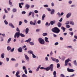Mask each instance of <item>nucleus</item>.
I'll return each instance as SVG.
<instances>
[{"mask_svg": "<svg viewBox=\"0 0 77 77\" xmlns=\"http://www.w3.org/2000/svg\"><path fill=\"white\" fill-rule=\"evenodd\" d=\"M52 32L55 33H59L60 32V30L57 27H55L54 28H53L51 30Z\"/></svg>", "mask_w": 77, "mask_h": 77, "instance_id": "nucleus-1", "label": "nucleus"}, {"mask_svg": "<svg viewBox=\"0 0 77 77\" xmlns=\"http://www.w3.org/2000/svg\"><path fill=\"white\" fill-rule=\"evenodd\" d=\"M39 42L41 44H45V41L42 38H40L38 39Z\"/></svg>", "mask_w": 77, "mask_h": 77, "instance_id": "nucleus-2", "label": "nucleus"}, {"mask_svg": "<svg viewBox=\"0 0 77 77\" xmlns=\"http://www.w3.org/2000/svg\"><path fill=\"white\" fill-rule=\"evenodd\" d=\"M20 32H16L15 34L14 38H16L17 36V38H18L20 37Z\"/></svg>", "mask_w": 77, "mask_h": 77, "instance_id": "nucleus-3", "label": "nucleus"}, {"mask_svg": "<svg viewBox=\"0 0 77 77\" xmlns=\"http://www.w3.org/2000/svg\"><path fill=\"white\" fill-rule=\"evenodd\" d=\"M29 54H32L33 58H36V56L33 54V52L32 51H29L28 52Z\"/></svg>", "mask_w": 77, "mask_h": 77, "instance_id": "nucleus-4", "label": "nucleus"}, {"mask_svg": "<svg viewBox=\"0 0 77 77\" xmlns=\"http://www.w3.org/2000/svg\"><path fill=\"white\" fill-rule=\"evenodd\" d=\"M52 59L53 61H54V62H56V63H58L59 62V60L57 59H56L54 58H52Z\"/></svg>", "mask_w": 77, "mask_h": 77, "instance_id": "nucleus-5", "label": "nucleus"}, {"mask_svg": "<svg viewBox=\"0 0 77 77\" xmlns=\"http://www.w3.org/2000/svg\"><path fill=\"white\" fill-rule=\"evenodd\" d=\"M67 70L68 72H74L75 71L72 69H69L68 67L67 68Z\"/></svg>", "mask_w": 77, "mask_h": 77, "instance_id": "nucleus-6", "label": "nucleus"}, {"mask_svg": "<svg viewBox=\"0 0 77 77\" xmlns=\"http://www.w3.org/2000/svg\"><path fill=\"white\" fill-rule=\"evenodd\" d=\"M49 67L51 71H53V64H51L50 66H49Z\"/></svg>", "mask_w": 77, "mask_h": 77, "instance_id": "nucleus-7", "label": "nucleus"}, {"mask_svg": "<svg viewBox=\"0 0 77 77\" xmlns=\"http://www.w3.org/2000/svg\"><path fill=\"white\" fill-rule=\"evenodd\" d=\"M50 23L51 25H53L54 24H55V23H56V21L54 20L53 21H51L50 22Z\"/></svg>", "mask_w": 77, "mask_h": 77, "instance_id": "nucleus-8", "label": "nucleus"}, {"mask_svg": "<svg viewBox=\"0 0 77 77\" xmlns=\"http://www.w3.org/2000/svg\"><path fill=\"white\" fill-rule=\"evenodd\" d=\"M18 51L19 52L21 53V52L23 51V49H22V48H21V47H20L18 49Z\"/></svg>", "mask_w": 77, "mask_h": 77, "instance_id": "nucleus-9", "label": "nucleus"}, {"mask_svg": "<svg viewBox=\"0 0 77 77\" xmlns=\"http://www.w3.org/2000/svg\"><path fill=\"white\" fill-rule=\"evenodd\" d=\"M57 25L58 27H60L62 26V23H61L58 22L57 23Z\"/></svg>", "mask_w": 77, "mask_h": 77, "instance_id": "nucleus-10", "label": "nucleus"}, {"mask_svg": "<svg viewBox=\"0 0 77 77\" xmlns=\"http://www.w3.org/2000/svg\"><path fill=\"white\" fill-rule=\"evenodd\" d=\"M71 15V13H68L66 15V17L69 18V17H70Z\"/></svg>", "mask_w": 77, "mask_h": 77, "instance_id": "nucleus-11", "label": "nucleus"}, {"mask_svg": "<svg viewBox=\"0 0 77 77\" xmlns=\"http://www.w3.org/2000/svg\"><path fill=\"white\" fill-rule=\"evenodd\" d=\"M9 25L12 28H15V27L13 25V24H12V23H10L9 24Z\"/></svg>", "mask_w": 77, "mask_h": 77, "instance_id": "nucleus-12", "label": "nucleus"}, {"mask_svg": "<svg viewBox=\"0 0 77 77\" xmlns=\"http://www.w3.org/2000/svg\"><path fill=\"white\" fill-rule=\"evenodd\" d=\"M29 28H27L26 29V31H25V32H26V34H27L28 33H29Z\"/></svg>", "mask_w": 77, "mask_h": 77, "instance_id": "nucleus-13", "label": "nucleus"}, {"mask_svg": "<svg viewBox=\"0 0 77 77\" xmlns=\"http://www.w3.org/2000/svg\"><path fill=\"white\" fill-rule=\"evenodd\" d=\"M25 8L26 9H28L29 8H30V5L28 4H27L25 5Z\"/></svg>", "mask_w": 77, "mask_h": 77, "instance_id": "nucleus-14", "label": "nucleus"}, {"mask_svg": "<svg viewBox=\"0 0 77 77\" xmlns=\"http://www.w3.org/2000/svg\"><path fill=\"white\" fill-rule=\"evenodd\" d=\"M45 42H49V41L48 40V38L47 37H45Z\"/></svg>", "mask_w": 77, "mask_h": 77, "instance_id": "nucleus-15", "label": "nucleus"}, {"mask_svg": "<svg viewBox=\"0 0 77 77\" xmlns=\"http://www.w3.org/2000/svg\"><path fill=\"white\" fill-rule=\"evenodd\" d=\"M25 57L26 58V60H28H28H29V57H28V56H27V55H25Z\"/></svg>", "mask_w": 77, "mask_h": 77, "instance_id": "nucleus-16", "label": "nucleus"}, {"mask_svg": "<svg viewBox=\"0 0 77 77\" xmlns=\"http://www.w3.org/2000/svg\"><path fill=\"white\" fill-rule=\"evenodd\" d=\"M31 41V38H29L28 40H26L25 42H30Z\"/></svg>", "mask_w": 77, "mask_h": 77, "instance_id": "nucleus-17", "label": "nucleus"}, {"mask_svg": "<svg viewBox=\"0 0 77 77\" xmlns=\"http://www.w3.org/2000/svg\"><path fill=\"white\" fill-rule=\"evenodd\" d=\"M30 24L31 25H34V26H35L36 25V24L35 23L33 22L32 21H31L30 22Z\"/></svg>", "mask_w": 77, "mask_h": 77, "instance_id": "nucleus-18", "label": "nucleus"}, {"mask_svg": "<svg viewBox=\"0 0 77 77\" xmlns=\"http://www.w3.org/2000/svg\"><path fill=\"white\" fill-rule=\"evenodd\" d=\"M45 17V14H44L42 16V20H44V18Z\"/></svg>", "mask_w": 77, "mask_h": 77, "instance_id": "nucleus-19", "label": "nucleus"}, {"mask_svg": "<svg viewBox=\"0 0 77 77\" xmlns=\"http://www.w3.org/2000/svg\"><path fill=\"white\" fill-rule=\"evenodd\" d=\"M61 29H62V30H63V32H64L65 31V29H66V28H65L63 26L62 27H61Z\"/></svg>", "mask_w": 77, "mask_h": 77, "instance_id": "nucleus-20", "label": "nucleus"}, {"mask_svg": "<svg viewBox=\"0 0 77 77\" xmlns=\"http://www.w3.org/2000/svg\"><path fill=\"white\" fill-rule=\"evenodd\" d=\"M45 69L46 70V71H49V70H50V67H49V66L47 67L46 68H45Z\"/></svg>", "mask_w": 77, "mask_h": 77, "instance_id": "nucleus-21", "label": "nucleus"}, {"mask_svg": "<svg viewBox=\"0 0 77 77\" xmlns=\"http://www.w3.org/2000/svg\"><path fill=\"white\" fill-rule=\"evenodd\" d=\"M40 68H41V65H39V66L37 68V69H36V71H38Z\"/></svg>", "mask_w": 77, "mask_h": 77, "instance_id": "nucleus-22", "label": "nucleus"}, {"mask_svg": "<svg viewBox=\"0 0 77 77\" xmlns=\"http://www.w3.org/2000/svg\"><path fill=\"white\" fill-rule=\"evenodd\" d=\"M1 57L2 58V59H3L4 57H5V54L2 53L1 54Z\"/></svg>", "mask_w": 77, "mask_h": 77, "instance_id": "nucleus-23", "label": "nucleus"}, {"mask_svg": "<svg viewBox=\"0 0 77 77\" xmlns=\"http://www.w3.org/2000/svg\"><path fill=\"white\" fill-rule=\"evenodd\" d=\"M20 35L21 37H25V35L22 33L20 34Z\"/></svg>", "mask_w": 77, "mask_h": 77, "instance_id": "nucleus-24", "label": "nucleus"}, {"mask_svg": "<svg viewBox=\"0 0 77 77\" xmlns=\"http://www.w3.org/2000/svg\"><path fill=\"white\" fill-rule=\"evenodd\" d=\"M54 9H53L52 11L51 12V14H54Z\"/></svg>", "mask_w": 77, "mask_h": 77, "instance_id": "nucleus-25", "label": "nucleus"}, {"mask_svg": "<svg viewBox=\"0 0 77 77\" xmlns=\"http://www.w3.org/2000/svg\"><path fill=\"white\" fill-rule=\"evenodd\" d=\"M70 24H71L72 25H74V23L72 21H70Z\"/></svg>", "mask_w": 77, "mask_h": 77, "instance_id": "nucleus-26", "label": "nucleus"}, {"mask_svg": "<svg viewBox=\"0 0 77 77\" xmlns=\"http://www.w3.org/2000/svg\"><path fill=\"white\" fill-rule=\"evenodd\" d=\"M7 50L8 51H9V50H11V48L9 46H8L7 47Z\"/></svg>", "mask_w": 77, "mask_h": 77, "instance_id": "nucleus-27", "label": "nucleus"}, {"mask_svg": "<svg viewBox=\"0 0 77 77\" xmlns=\"http://www.w3.org/2000/svg\"><path fill=\"white\" fill-rule=\"evenodd\" d=\"M69 58H68L67 60H65V63H68V62L69 61Z\"/></svg>", "mask_w": 77, "mask_h": 77, "instance_id": "nucleus-28", "label": "nucleus"}, {"mask_svg": "<svg viewBox=\"0 0 77 77\" xmlns=\"http://www.w3.org/2000/svg\"><path fill=\"white\" fill-rule=\"evenodd\" d=\"M11 41V38H9L8 41V43H9Z\"/></svg>", "mask_w": 77, "mask_h": 77, "instance_id": "nucleus-29", "label": "nucleus"}, {"mask_svg": "<svg viewBox=\"0 0 77 77\" xmlns=\"http://www.w3.org/2000/svg\"><path fill=\"white\" fill-rule=\"evenodd\" d=\"M5 24H6V25L8 24V22L7 21H6V20H5L4 21Z\"/></svg>", "mask_w": 77, "mask_h": 77, "instance_id": "nucleus-30", "label": "nucleus"}, {"mask_svg": "<svg viewBox=\"0 0 77 77\" xmlns=\"http://www.w3.org/2000/svg\"><path fill=\"white\" fill-rule=\"evenodd\" d=\"M9 3L10 5H12V2H11V0H9Z\"/></svg>", "mask_w": 77, "mask_h": 77, "instance_id": "nucleus-31", "label": "nucleus"}, {"mask_svg": "<svg viewBox=\"0 0 77 77\" xmlns=\"http://www.w3.org/2000/svg\"><path fill=\"white\" fill-rule=\"evenodd\" d=\"M19 74V72L17 71L16 74V76H17Z\"/></svg>", "mask_w": 77, "mask_h": 77, "instance_id": "nucleus-32", "label": "nucleus"}, {"mask_svg": "<svg viewBox=\"0 0 77 77\" xmlns=\"http://www.w3.org/2000/svg\"><path fill=\"white\" fill-rule=\"evenodd\" d=\"M42 35L43 36H46L47 35V33H43V34H42Z\"/></svg>", "mask_w": 77, "mask_h": 77, "instance_id": "nucleus-33", "label": "nucleus"}, {"mask_svg": "<svg viewBox=\"0 0 77 77\" xmlns=\"http://www.w3.org/2000/svg\"><path fill=\"white\" fill-rule=\"evenodd\" d=\"M29 44L30 45H34V43L33 42H30Z\"/></svg>", "mask_w": 77, "mask_h": 77, "instance_id": "nucleus-34", "label": "nucleus"}, {"mask_svg": "<svg viewBox=\"0 0 77 77\" xmlns=\"http://www.w3.org/2000/svg\"><path fill=\"white\" fill-rule=\"evenodd\" d=\"M53 75H56V72L54 71L53 72Z\"/></svg>", "mask_w": 77, "mask_h": 77, "instance_id": "nucleus-35", "label": "nucleus"}, {"mask_svg": "<svg viewBox=\"0 0 77 77\" xmlns=\"http://www.w3.org/2000/svg\"><path fill=\"white\" fill-rule=\"evenodd\" d=\"M13 12H15L17 11V9L15 8H14L13 10Z\"/></svg>", "mask_w": 77, "mask_h": 77, "instance_id": "nucleus-36", "label": "nucleus"}, {"mask_svg": "<svg viewBox=\"0 0 77 77\" xmlns=\"http://www.w3.org/2000/svg\"><path fill=\"white\" fill-rule=\"evenodd\" d=\"M16 30L17 32H20V29L19 28H17Z\"/></svg>", "mask_w": 77, "mask_h": 77, "instance_id": "nucleus-37", "label": "nucleus"}, {"mask_svg": "<svg viewBox=\"0 0 77 77\" xmlns=\"http://www.w3.org/2000/svg\"><path fill=\"white\" fill-rule=\"evenodd\" d=\"M69 21H67L66 22V23H65V24H66V25H68L69 24Z\"/></svg>", "mask_w": 77, "mask_h": 77, "instance_id": "nucleus-38", "label": "nucleus"}, {"mask_svg": "<svg viewBox=\"0 0 77 77\" xmlns=\"http://www.w3.org/2000/svg\"><path fill=\"white\" fill-rule=\"evenodd\" d=\"M22 77H27V75L26 74H24L22 75Z\"/></svg>", "mask_w": 77, "mask_h": 77, "instance_id": "nucleus-39", "label": "nucleus"}, {"mask_svg": "<svg viewBox=\"0 0 77 77\" xmlns=\"http://www.w3.org/2000/svg\"><path fill=\"white\" fill-rule=\"evenodd\" d=\"M44 7L45 8H48V6L47 5H44Z\"/></svg>", "mask_w": 77, "mask_h": 77, "instance_id": "nucleus-40", "label": "nucleus"}, {"mask_svg": "<svg viewBox=\"0 0 77 77\" xmlns=\"http://www.w3.org/2000/svg\"><path fill=\"white\" fill-rule=\"evenodd\" d=\"M22 23H23V22L21 21H20L19 22V26L21 25V24H22Z\"/></svg>", "mask_w": 77, "mask_h": 77, "instance_id": "nucleus-41", "label": "nucleus"}, {"mask_svg": "<svg viewBox=\"0 0 77 77\" xmlns=\"http://www.w3.org/2000/svg\"><path fill=\"white\" fill-rule=\"evenodd\" d=\"M60 67V64L58 63L57 64V68H59Z\"/></svg>", "mask_w": 77, "mask_h": 77, "instance_id": "nucleus-42", "label": "nucleus"}, {"mask_svg": "<svg viewBox=\"0 0 77 77\" xmlns=\"http://www.w3.org/2000/svg\"><path fill=\"white\" fill-rule=\"evenodd\" d=\"M60 77H65V75L63 74H61Z\"/></svg>", "mask_w": 77, "mask_h": 77, "instance_id": "nucleus-43", "label": "nucleus"}, {"mask_svg": "<svg viewBox=\"0 0 77 77\" xmlns=\"http://www.w3.org/2000/svg\"><path fill=\"white\" fill-rule=\"evenodd\" d=\"M67 48H72V46H68L67 47Z\"/></svg>", "mask_w": 77, "mask_h": 77, "instance_id": "nucleus-44", "label": "nucleus"}, {"mask_svg": "<svg viewBox=\"0 0 77 77\" xmlns=\"http://www.w3.org/2000/svg\"><path fill=\"white\" fill-rule=\"evenodd\" d=\"M14 49H15V48H13L10 51H11V52H13V51H14Z\"/></svg>", "mask_w": 77, "mask_h": 77, "instance_id": "nucleus-45", "label": "nucleus"}, {"mask_svg": "<svg viewBox=\"0 0 77 77\" xmlns=\"http://www.w3.org/2000/svg\"><path fill=\"white\" fill-rule=\"evenodd\" d=\"M40 31V29H37L36 30V32H39Z\"/></svg>", "mask_w": 77, "mask_h": 77, "instance_id": "nucleus-46", "label": "nucleus"}, {"mask_svg": "<svg viewBox=\"0 0 77 77\" xmlns=\"http://www.w3.org/2000/svg\"><path fill=\"white\" fill-rule=\"evenodd\" d=\"M24 72L26 74H27V70L26 69L25 70Z\"/></svg>", "mask_w": 77, "mask_h": 77, "instance_id": "nucleus-47", "label": "nucleus"}, {"mask_svg": "<svg viewBox=\"0 0 77 77\" xmlns=\"http://www.w3.org/2000/svg\"><path fill=\"white\" fill-rule=\"evenodd\" d=\"M19 7L20 8H22V6H21V4L19 3Z\"/></svg>", "mask_w": 77, "mask_h": 77, "instance_id": "nucleus-48", "label": "nucleus"}, {"mask_svg": "<svg viewBox=\"0 0 77 77\" xmlns=\"http://www.w3.org/2000/svg\"><path fill=\"white\" fill-rule=\"evenodd\" d=\"M45 68L43 67H42L40 68V69H45Z\"/></svg>", "mask_w": 77, "mask_h": 77, "instance_id": "nucleus-49", "label": "nucleus"}, {"mask_svg": "<svg viewBox=\"0 0 77 77\" xmlns=\"http://www.w3.org/2000/svg\"><path fill=\"white\" fill-rule=\"evenodd\" d=\"M66 26L67 28H69L70 27V26L69 25H67Z\"/></svg>", "mask_w": 77, "mask_h": 77, "instance_id": "nucleus-50", "label": "nucleus"}, {"mask_svg": "<svg viewBox=\"0 0 77 77\" xmlns=\"http://www.w3.org/2000/svg\"><path fill=\"white\" fill-rule=\"evenodd\" d=\"M32 12L30 11L29 13V15H28V17H29V16H30V15H31V14H32Z\"/></svg>", "mask_w": 77, "mask_h": 77, "instance_id": "nucleus-51", "label": "nucleus"}, {"mask_svg": "<svg viewBox=\"0 0 77 77\" xmlns=\"http://www.w3.org/2000/svg\"><path fill=\"white\" fill-rule=\"evenodd\" d=\"M38 24H40L41 23V20H39L37 22Z\"/></svg>", "mask_w": 77, "mask_h": 77, "instance_id": "nucleus-52", "label": "nucleus"}, {"mask_svg": "<svg viewBox=\"0 0 77 77\" xmlns=\"http://www.w3.org/2000/svg\"><path fill=\"white\" fill-rule=\"evenodd\" d=\"M34 12H35V13L36 14H37V13H38V11L37 10H35L34 11Z\"/></svg>", "mask_w": 77, "mask_h": 77, "instance_id": "nucleus-53", "label": "nucleus"}, {"mask_svg": "<svg viewBox=\"0 0 77 77\" xmlns=\"http://www.w3.org/2000/svg\"><path fill=\"white\" fill-rule=\"evenodd\" d=\"M62 18H61L60 20H59V21H60V22H62Z\"/></svg>", "mask_w": 77, "mask_h": 77, "instance_id": "nucleus-54", "label": "nucleus"}, {"mask_svg": "<svg viewBox=\"0 0 77 77\" xmlns=\"http://www.w3.org/2000/svg\"><path fill=\"white\" fill-rule=\"evenodd\" d=\"M59 44V43L57 42L55 43V45H57Z\"/></svg>", "mask_w": 77, "mask_h": 77, "instance_id": "nucleus-55", "label": "nucleus"}, {"mask_svg": "<svg viewBox=\"0 0 77 77\" xmlns=\"http://www.w3.org/2000/svg\"><path fill=\"white\" fill-rule=\"evenodd\" d=\"M22 14H26V11H22Z\"/></svg>", "mask_w": 77, "mask_h": 77, "instance_id": "nucleus-56", "label": "nucleus"}, {"mask_svg": "<svg viewBox=\"0 0 77 77\" xmlns=\"http://www.w3.org/2000/svg\"><path fill=\"white\" fill-rule=\"evenodd\" d=\"M70 33H71L70 34V35H72H72H74V33H73V32H71Z\"/></svg>", "mask_w": 77, "mask_h": 77, "instance_id": "nucleus-57", "label": "nucleus"}, {"mask_svg": "<svg viewBox=\"0 0 77 77\" xmlns=\"http://www.w3.org/2000/svg\"><path fill=\"white\" fill-rule=\"evenodd\" d=\"M4 11H5V13H8V11H7V10H6V9H4Z\"/></svg>", "mask_w": 77, "mask_h": 77, "instance_id": "nucleus-58", "label": "nucleus"}, {"mask_svg": "<svg viewBox=\"0 0 77 77\" xmlns=\"http://www.w3.org/2000/svg\"><path fill=\"white\" fill-rule=\"evenodd\" d=\"M69 4H71L72 3V1H69Z\"/></svg>", "mask_w": 77, "mask_h": 77, "instance_id": "nucleus-59", "label": "nucleus"}, {"mask_svg": "<svg viewBox=\"0 0 77 77\" xmlns=\"http://www.w3.org/2000/svg\"><path fill=\"white\" fill-rule=\"evenodd\" d=\"M11 60L12 61H15L16 60H15V59L14 58H11Z\"/></svg>", "mask_w": 77, "mask_h": 77, "instance_id": "nucleus-60", "label": "nucleus"}, {"mask_svg": "<svg viewBox=\"0 0 77 77\" xmlns=\"http://www.w3.org/2000/svg\"><path fill=\"white\" fill-rule=\"evenodd\" d=\"M29 73H32V71L29 70Z\"/></svg>", "mask_w": 77, "mask_h": 77, "instance_id": "nucleus-61", "label": "nucleus"}, {"mask_svg": "<svg viewBox=\"0 0 77 77\" xmlns=\"http://www.w3.org/2000/svg\"><path fill=\"white\" fill-rule=\"evenodd\" d=\"M47 9L48 11H51V9L50 8H48Z\"/></svg>", "mask_w": 77, "mask_h": 77, "instance_id": "nucleus-62", "label": "nucleus"}, {"mask_svg": "<svg viewBox=\"0 0 77 77\" xmlns=\"http://www.w3.org/2000/svg\"><path fill=\"white\" fill-rule=\"evenodd\" d=\"M74 64L75 65H76V66H77V62L74 63Z\"/></svg>", "mask_w": 77, "mask_h": 77, "instance_id": "nucleus-63", "label": "nucleus"}, {"mask_svg": "<svg viewBox=\"0 0 77 77\" xmlns=\"http://www.w3.org/2000/svg\"><path fill=\"white\" fill-rule=\"evenodd\" d=\"M74 38L75 39H77V36H76L75 35H74Z\"/></svg>", "mask_w": 77, "mask_h": 77, "instance_id": "nucleus-64", "label": "nucleus"}]
</instances>
